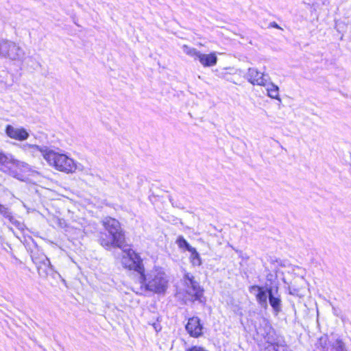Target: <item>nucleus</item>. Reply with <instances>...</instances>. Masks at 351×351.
Here are the masks:
<instances>
[{"label":"nucleus","mask_w":351,"mask_h":351,"mask_svg":"<svg viewBox=\"0 0 351 351\" xmlns=\"http://www.w3.org/2000/svg\"><path fill=\"white\" fill-rule=\"evenodd\" d=\"M102 224L107 232L100 234V244L107 248L121 247L125 243V235L120 223L114 218L106 217L102 220Z\"/></svg>","instance_id":"obj_1"},{"label":"nucleus","mask_w":351,"mask_h":351,"mask_svg":"<svg viewBox=\"0 0 351 351\" xmlns=\"http://www.w3.org/2000/svg\"><path fill=\"white\" fill-rule=\"evenodd\" d=\"M45 160L56 170L66 174L73 173L77 170L84 171V167L65 154L56 152L53 149L45 152Z\"/></svg>","instance_id":"obj_2"},{"label":"nucleus","mask_w":351,"mask_h":351,"mask_svg":"<svg viewBox=\"0 0 351 351\" xmlns=\"http://www.w3.org/2000/svg\"><path fill=\"white\" fill-rule=\"evenodd\" d=\"M141 287L145 290L161 293L165 292L168 287L167 274L161 269H155L150 271L147 275L141 274L138 277Z\"/></svg>","instance_id":"obj_3"},{"label":"nucleus","mask_w":351,"mask_h":351,"mask_svg":"<svg viewBox=\"0 0 351 351\" xmlns=\"http://www.w3.org/2000/svg\"><path fill=\"white\" fill-rule=\"evenodd\" d=\"M253 290L258 291L256 298L261 306L267 308L268 298L269 304L272 307L276 315L282 311L281 299L277 291L273 292L271 289L264 290L263 287L257 285H253L250 287V291Z\"/></svg>","instance_id":"obj_4"},{"label":"nucleus","mask_w":351,"mask_h":351,"mask_svg":"<svg viewBox=\"0 0 351 351\" xmlns=\"http://www.w3.org/2000/svg\"><path fill=\"white\" fill-rule=\"evenodd\" d=\"M180 293L183 294L186 300L194 301L202 297L203 289L192 274L186 273L183 278Z\"/></svg>","instance_id":"obj_5"},{"label":"nucleus","mask_w":351,"mask_h":351,"mask_svg":"<svg viewBox=\"0 0 351 351\" xmlns=\"http://www.w3.org/2000/svg\"><path fill=\"white\" fill-rule=\"evenodd\" d=\"M24 54V51L19 44L0 38V58L19 60L23 58Z\"/></svg>","instance_id":"obj_6"},{"label":"nucleus","mask_w":351,"mask_h":351,"mask_svg":"<svg viewBox=\"0 0 351 351\" xmlns=\"http://www.w3.org/2000/svg\"><path fill=\"white\" fill-rule=\"evenodd\" d=\"M317 348L320 351H348L341 339L330 338L327 335H324L319 339Z\"/></svg>","instance_id":"obj_7"},{"label":"nucleus","mask_w":351,"mask_h":351,"mask_svg":"<svg viewBox=\"0 0 351 351\" xmlns=\"http://www.w3.org/2000/svg\"><path fill=\"white\" fill-rule=\"evenodd\" d=\"M25 162L16 160L10 154L0 152V169L4 172L14 173L16 169L27 167Z\"/></svg>","instance_id":"obj_8"},{"label":"nucleus","mask_w":351,"mask_h":351,"mask_svg":"<svg viewBox=\"0 0 351 351\" xmlns=\"http://www.w3.org/2000/svg\"><path fill=\"white\" fill-rule=\"evenodd\" d=\"M122 258L123 265L130 270L137 271L141 276L144 272V267L140 256L132 250L124 252Z\"/></svg>","instance_id":"obj_9"},{"label":"nucleus","mask_w":351,"mask_h":351,"mask_svg":"<svg viewBox=\"0 0 351 351\" xmlns=\"http://www.w3.org/2000/svg\"><path fill=\"white\" fill-rule=\"evenodd\" d=\"M247 81L253 85L265 86L269 76L264 72L258 71L257 69L249 68L246 74Z\"/></svg>","instance_id":"obj_10"},{"label":"nucleus","mask_w":351,"mask_h":351,"mask_svg":"<svg viewBox=\"0 0 351 351\" xmlns=\"http://www.w3.org/2000/svg\"><path fill=\"white\" fill-rule=\"evenodd\" d=\"M6 134L11 138L23 141L29 137V133L24 128H16L8 125L5 128Z\"/></svg>","instance_id":"obj_11"},{"label":"nucleus","mask_w":351,"mask_h":351,"mask_svg":"<svg viewBox=\"0 0 351 351\" xmlns=\"http://www.w3.org/2000/svg\"><path fill=\"white\" fill-rule=\"evenodd\" d=\"M186 330L191 336L198 337L202 334V326L200 320L197 317L190 318L186 325Z\"/></svg>","instance_id":"obj_12"},{"label":"nucleus","mask_w":351,"mask_h":351,"mask_svg":"<svg viewBox=\"0 0 351 351\" xmlns=\"http://www.w3.org/2000/svg\"><path fill=\"white\" fill-rule=\"evenodd\" d=\"M199 62L205 67L215 66L217 62V57L215 53H210L209 54L199 53L198 57Z\"/></svg>","instance_id":"obj_13"},{"label":"nucleus","mask_w":351,"mask_h":351,"mask_svg":"<svg viewBox=\"0 0 351 351\" xmlns=\"http://www.w3.org/2000/svg\"><path fill=\"white\" fill-rule=\"evenodd\" d=\"M38 272L41 276H47L49 271H53V265L49 259L45 257L37 266Z\"/></svg>","instance_id":"obj_14"},{"label":"nucleus","mask_w":351,"mask_h":351,"mask_svg":"<svg viewBox=\"0 0 351 351\" xmlns=\"http://www.w3.org/2000/svg\"><path fill=\"white\" fill-rule=\"evenodd\" d=\"M191 253L190 259L193 265L199 266L202 265V259L199 253L197 252L195 247L189 248V251Z\"/></svg>","instance_id":"obj_15"},{"label":"nucleus","mask_w":351,"mask_h":351,"mask_svg":"<svg viewBox=\"0 0 351 351\" xmlns=\"http://www.w3.org/2000/svg\"><path fill=\"white\" fill-rule=\"evenodd\" d=\"M0 213L6 219H8L13 224H16L18 221L13 217L12 213L9 208L0 204Z\"/></svg>","instance_id":"obj_16"},{"label":"nucleus","mask_w":351,"mask_h":351,"mask_svg":"<svg viewBox=\"0 0 351 351\" xmlns=\"http://www.w3.org/2000/svg\"><path fill=\"white\" fill-rule=\"evenodd\" d=\"M34 148L29 149L28 152V154H30L33 156H36L38 152L41 153L43 158L45 159V152H47L50 151L51 149L47 147H40L36 145H33Z\"/></svg>","instance_id":"obj_17"},{"label":"nucleus","mask_w":351,"mask_h":351,"mask_svg":"<svg viewBox=\"0 0 351 351\" xmlns=\"http://www.w3.org/2000/svg\"><path fill=\"white\" fill-rule=\"evenodd\" d=\"M268 96L273 99L280 100L278 87L274 84H271L267 88Z\"/></svg>","instance_id":"obj_18"},{"label":"nucleus","mask_w":351,"mask_h":351,"mask_svg":"<svg viewBox=\"0 0 351 351\" xmlns=\"http://www.w3.org/2000/svg\"><path fill=\"white\" fill-rule=\"evenodd\" d=\"M183 51L188 56L194 58L195 59H198L200 52L198 51L196 49L189 47L186 45H184L182 46Z\"/></svg>","instance_id":"obj_19"},{"label":"nucleus","mask_w":351,"mask_h":351,"mask_svg":"<svg viewBox=\"0 0 351 351\" xmlns=\"http://www.w3.org/2000/svg\"><path fill=\"white\" fill-rule=\"evenodd\" d=\"M176 243L180 248H181V249L184 248L187 251H189V248L193 247L189 245V243L186 241V240L182 236L178 237V238L176 240Z\"/></svg>","instance_id":"obj_20"},{"label":"nucleus","mask_w":351,"mask_h":351,"mask_svg":"<svg viewBox=\"0 0 351 351\" xmlns=\"http://www.w3.org/2000/svg\"><path fill=\"white\" fill-rule=\"evenodd\" d=\"M186 351H208L202 346H193L186 350Z\"/></svg>","instance_id":"obj_21"},{"label":"nucleus","mask_w":351,"mask_h":351,"mask_svg":"<svg viewBox=\"0 0 351 351\" xmlns=\"http://www.w3.org/2000/svg\"><path fill=\"white\" fill-rule=\"evenodd\" d=\"M20 147L26 153H28L29 149L34 148L33 145L29 143L23 144Z\"/></svg>","instance_id":"obj_22"},{"label":"nucleus","mask_w":351,"mask_h":351,"mask_svg":"<svg viewBox=\"0 0 351 351\" xmlns=\"http://www.w3.org/2000/svg\"><path fill=\"white\" fill-rule=\"evenodd\" d=\"M152 326H153L156 332H158L162 329L160 324L158 322L152 323Z\"/></svg>","instance_id":"obj_23"},{"label":"nucleus","mask_w":351,"mask_h":351,"mask_svg":"<svg viewBox=\"0 0 351 351\" xmlns=\"http://www.w3.org/2000/svg\"><path fill=\"white\" fill-rule=\"evenodd\" d=\"M264 322H265V324L266 330H270V329H271L270 326L268 324L267 322H266V321H265ZM261 335L265 336V335H267L269 333V332L266 331L265 332H263V333L261 332Z\"/></svg>","instance_id":"obj_24"},{"label":"nucleus","mask_w":351,"mask_h":351,"mask_svg":"<svg viewBox=\"0 0 351 351\" xmlns=\"http://www.w3.org/2000/svg\"><path fill=\"white\" fill-rule=\"evenodd\" d=\"M271 25L273 27H275V28H278V29H280V27L278 26V25L276 23H275V22L272 23Z\"/></svg>","instance_id":"obj_25"}]
</instances>
